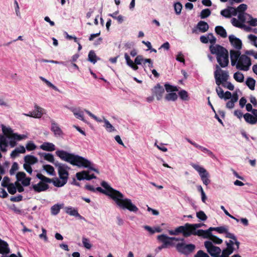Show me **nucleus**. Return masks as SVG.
<instances>
[{
  "instance_id": "obj_1",
  "label": "nucleus",
  "mask_w": 257,
  "mask_h": 257,
  "mask_svg": "<svg viewBox=\"0 0 257 257\" xmlns=\"http://www.w3.org/2000/svg\"><path fill=\"white\" fill-rule=\"evenodd\" d=\"M101 185L106 191L105 194L110 196L119 207L123 209H127L131 212L138 211V207L132 203L130 199L124 198L121 193L113 189L105 181H102Z\"/></svg>"
},
{
  "instance_id": "obj_2",
  "label": "nucleus",
  "mask_w": 257,
  "mask_h": 257,
  "mask_svg": "<svg viewBox=\"0 0 257 257\" xmlns=\"http://www.w3.org/2000/svg\"><path fill=\"white\" fill-rule=\"evenodd\" d=\"M231 64L235 66L236 69L246 71L249 70L251 65L250 59L246 55H241L239 51L230 50Z\"/></svg>"
},
{
  "instance_id": "obj_3",
  "label": "nucleus",
  "mask_w": 257,
  "mask_h": 257,
  "mask_svg": "<svg viewBox=\"0 0 257 257\" xmlns=\"http://www.w3.org/2000/svg\"><path fill=\"white\" fill-rule=\"evenodd\" d=\"M55 153L62 160L67 162L73 166L80 167L82 160L85 161L87 162L85 158L73 153H69L63 150H57Z\"/></svg>"
},
{
  "instance_id": "obj_4",
  "label": "nucleus",
  "mask_w": 257,
  "mask_h": 257,
  "mask_svg": "<svg viewBox=\"0 0 257 257\" xmlns=\"http://www.w3.org/2000/svg\"><path fill=\"white\" fill-rule=\"evenodd\" d=\"M247 5L244 4L240 5L237 8H235V16L238 14L237 20L242 22H247L250 26H256L257 18H253L250 15L245 13Z\"/></svg>"
},
{
  "instance_id": "obj_5",
  "label": "nucleus",
  "mask_w": 257,
  "mask_h": 257,
  "mask_svg": "<svg viewBox=\"0 0 257 257\" xmlns=\"http://www.w3.org/2000/svg\"><path fill=\"white\" fill-rule=\"evenodd\" d=\"M36 177L40 179L38 183L32 184L30 187V190H33L36 193H40L45 191L49 188V185L47 183H51L52 180L49 178L46 177L41 173H38Z\"/></svg>"
},
{
  "instance_id": "obj_6",
  "label": "nucleus",
  "mask_w": 257,
  "mask_h": 257,
  "mask_svg": "<svg viewBox=\"0 0 257 257\" xmlns=\"http://www.w3.org/2000/svg\"><path fill=\"white\" fill-rule=\"evenodd\" d=\"M228 238L231 239L225 241L226 247L222 250L221 257H227L234 251L239 249L240 242L238 241L236 236L233 234V237Z\"/></svg>"
},
{
  "instance_id": "obj_7",
  "label": "nucleus",
  "mask_w": 257,
  "mask_h": 257,
  "mask_svg": "<svg viewBox=\"0 0 257 257\" xmlns=\"http://www.w3.org/2000/svg\"><path fill=\"white\" fill-rule=\"evenodd\" d=\"M193 234L202 236L204 238H208L209 240L213 241L214 244H220L223 242L222 239L214 235L212 232H211V230H209V228L207 230L199 229L196 231L195 230Z\"/></svg>"
},
{
  "instance_id": "obj_8",
  "label": "nucleus",
  "mask_w": 257,
  "mask_h": 257,
  "mask_svg": "<svg viewBox=\"0 0 257 257\" xmlns=\"http://www.w3.org/2000/svg\"><path fill=\"white\" fill-rule=\"evenodd\" d=\"M214 78L217 85L220 86L222 83L226 82L228 79V72L221 69L219 66L216 65V70L214 71Z\"/></svg>"
},
{
  "instance_id": "obj_9",
  "label": "nucleus",
  "mask_w": 257,
  "mask_h": 257,
  "mask_svg": "<svg viewBox=\"0 0 257 257\" xmlns=\"http://www.w3.org/2000/svg\"><path fill=\"white\" fill-rule=\"evenodd\" d=\"M213 241L211 240H207L204 242V246L207 251L212 257H221L222 250L219 247L213 244Z\"/></svg>"
},
{
  "instance_id": "obj_10",
  "label": "nucleus",
  "mask_w": 257,
  "mask_h": 257,
  "mask_svg": "<svg viewBox=\"0 0 257 257\" xmlns=\"http://www.w3.org/2000/svg\"><path fill=\"white\" fill-rule=\"evenodd\" d=\"M191 166L197 171L203 183L205 185H208L210 181L209 179V174L207 171L202 167L194 163L191 164Z\"/></svg>"
},
{
  "instance_id": "obj_11",
  "label": "nucleus",
  "mask_w": 257,
  "mask_h": 257,
  "mask_svg": "<svg viewBox=\"0 0 257 257\" xmlns=\"http://www.w3.org/2000/svg\"><path fill=\"white\" fill-rule=\"evenodd\" d=\"M158 240L164 243V246L167 248L175 246L177 243V238L168 237L165 234H161L157 236Z\"/></svg>"
},
{
  "instance_id": "obj_12",
  "label": "nucleus",
  "mask_w": 257,
  "mask_h": 257,
  "mask_svg": "<svg viewBox=\"0 0 257 257\" xmlns=\"http://www.w3.org/2000/svg\"><path fill=\"white\" fill-rule=\"evenodd\" d=\"M55 166L58 168V172L59 176L60 179L68 180V171L70 168L67 165L59 163L58 161H56L55 163Z\"/></svg>"
},
{
  "instance_id": "obj_13",
  "label": "nucleus",
  "mask_w": 257,
  "mask_h": 257,
  "mask_svg": "<svg viewBox=\"0 0 257 257\" xmlns=\"http://www.w3.org/2000/svg\"><path fill=\"white\" fill-rule=\"evenodd\" d=\"M195 248V246L193 244H186L178 242V250L185 254L190 253L194 250Z\"/></svg>"
},
{
  "instance_id": "obj_14",
  "label": "nucleus",
  "mask_w": 257,
  "mask_h": 257,
  "mask_svg": "<svg viewBox=\"0 0 257 257\" xmlns=\"http://www.w3.org/2000/svg\"><path fill=\"white\" fill-rule=\"evenodd\" d=\"M216 59L217 62L221 67H226L229 63L228 52L227 50L216 57Z\"/></svg>"
},
{
  "instance_id": "obj_15",
  "label": "nucleus",
  "mask_w": 257,
  "mask_h": 257,
  "mask_svg": "<svg viewBox=\"0 0 257 257\" xmlns=\"http://www.w3.org/2000/svg\"><path fill=\"white\" fill-rule=\"evenodd\" d=\"M229 41L231 46L235 48V51H239L242 48V42L239 38L233 35H230L228 37Z\"/></svg>"
},
{
  "instance_id": "obj_16",
  "label": "nucleus",
  "mask_w": 257,
  "mask_h": 257,
  "mask_svg": "<svg viewBox=\"0 0 257 257\" xmlns=\"http://www.w3.org/2000/svg\"><path fill=\"white\" fill-rule=\"evenodd\" d=\"M252 113V115L246 113L243 115V117L246 122L250 124H254L257 122V109H253Z\"/></svg>"
},
{
  "instance_id": "obj_17",
  "label": "nucleus",
  "mask_w": 257,
  "mask_h": 257,
  "mask_svg": "<svg viewBox=\"0 0 257 257\" xmlns=\"http://www.w3.org/2000/svg\"><path fill=\"white\" fill-rule=\"evenodd\" d=\"M209 230H211V232L212 231H216V232L220 234L224 233L225 234V237L226 238L233 237L234 234L229 232L228 231V227L226 226H222L216 227H209Z\"/></svg>"
},
{
  "instance_id": "obj_18",
  "label": "nucleus",
  "mask_w": 257,
  "mask_h": 257,
  "mask_svg": "<svg viewBox=\"0 0 257 257\" xmlns=\"http://www.w3.org/2000/svg\"><path fill=\"white\" fill-rule=\"evenodd\" d=\"M192 225L191 224L186 223L184 226H180L178 227V233H182L184 236H188L191 234L194 233Z\"/></svg>"
},
{
  "instance_id": "obj_19",
  "label": "nucleus",
  "mask_w": 257,
  "mask_h": 257,
  "mask_svg": "<svg viewBox=\"0 0 257 257\" xmlns=\"http://www.w3.org/2000/svg\"><path fill=\"white\" fill-rule=\"evenodd\" d=\"M247 23V22H242L241 21L237 20L236 18H232L231 19V24L234 27L243 29L246 32H250L252 31V28L250 27L246 26L244 23Z\"/></svg>"
},
{
  "instance_id": "obj_20",
  "label": "nucleus",
  "mask_w": 257,
  "mask_h": 257,
  "mask_svg": "<svg viewBox=\"0 0 257 257\" xmlns=\"http://www.w3.org/2000/svg\"><path fill=\"white\" fill-rule=\"evenodd\" d=\"M152 92L156 96L157 100H160L164 96L165 89L162 86L158 83L152 89Z\"/></svg>"
},
{
  "instance_id": "obj_21",
  "label": "nucleus",
  "mask_w": 257,
  "mask_h": 257,
  "mask_svg": "<svg viewBox=\"0 0 257 257\" xmlns=\"http://www.w3.org/2000/svg\"><path fill=\"white\" fill-rule=\"evenodd\" d=\"M77 179L79 180H90L92 179H95L96 176L94 174L89 175L88 172L86 171H82L76 174Z\"/></svg>"
},
{
  "instance_id": "obj_22",
  "label": "nucleus",
  "mask_w": 257,
  "mask_h": 257,
  "mask_svg": "<svg viewBox=\"0 0 257 257\" xmlns=\"http://www.w3.org/2000/svg\"><path fill=\"white\" fill-rule=\"evenodd\" d=\"M11 139V136L1 135L0 136V150L3 152L7 151V147L9 146L8 139Z\"/></svg>"
},
{
  "instance_id": "obj_23",
  "label": "nucleus",
  "mask_w": 257,
  "mask_h": 257,
  "mask_svg": "<svg viewBox=\"0 0 257 257\" xmlns=\"http://www.w3.org/2000/svg\"><path fill=\"white\" fill-rule=\"evenodd\" d=\"M200 41L204 44L210 43L211 44H214L216 43V39L213 34L209 33L206 35L201 36L200 38Z\"/></svg>"
},
{
  "instance_id": "obj_24",
  "label": "nucleus",
  "mask_w": 257,
  "mask_h": 257,
  "mask_svg": "<svg viewBox=\"0 0 257 257\" xmlns=\"http://www.w3.org/2000/svg\"><path fill=\"white\" fill-rule=\"evenodd\" d=\"M210 50L212 54H215L217 57L223 52H225L227 50L220 45L213 44L210 46Z\"/></svg>"
},
{
  "instance_id": "obj_25",
  "label": "nucleus",
  "mask_w": 257,
  "mask_h": 257,
  "mask_svg": "<svg viewBox=\"0 0 257 257\" xmlns=\"http://www.w3.org/2000/svg\"><path fill=\"white\" fill-rule=\"evenodd\" d=\"M69 109L71 112H73L76 118L81 120L84 122H87L86 120L84 118L83 112L81 110L80 108L71 107H69Z\"/></svg>"
},
{
  "instance_id": "obj_26",
  "label": "nucleus",
  "mask_w": 257,
  "mask_h": 257,
  "mask_svg": "<svg viewBox=\"0 0 257 257\" xmlns=\"http://www.w3.org/2000/svg\"><path fill=\"white\" fill-rule=\"evenodd\" d=\"M50 122L51 124V130L53 132L54 135L57 137H61L63 135V132L59 125L53 119H51Z\"/></svg>"
},
{
  "instance_id": "obj_27",
  "label": "nucleus",
  "mask_w": 257,
  "mask_h": 257,
  "mask_svg": "<svg viewBox=\"0 0 257 257\" xmlns=\"http://www.w3.org/2000/svg\"><path fill=\"white\" fill-rule=\"evenodd\" d=\"M65 212L70 216H73L76 217H78L80 219H84V218L80 215L78 212L77 209H75L71 206H68L65 207Z\"/></svg>"
},
{
  "instance_id": "obj_28",
  "label": "nucleus",
  "mask_w": 257,
  "mask_h": 257,
  "mask_svg": "<svg viewBox=\"0 0 257 257\" xmlns=\"http://www.w3.org/2000/svg\"><path fill=\"white\" fill-rule=\"evenodd\" d=\"M221 15L225 18H230L231 16H235V8L233 7H228L227 9L221 11Z\"/></svg>"
},
{
  "instance_id": "obj_29",
  "label": "nucleus",
  "mask_w": 257,
  "mask_h": 257,
  "mask_svg": "<svg viewBox=\"0 0 257 257\" xmlns=\"http://www.w3.org/2000/svg\"><path fill=\"white\" fill-rule=\"evenodd\" d=\"M35 110L32 111L33 117L39 118H41L44 113L45 109L39 106L37 104L35 105Z\"/></svg>"
},
{
  "instance_id": "obj_30",
  "label": "nucleus",
  "mask_w": 257,
  "mask_h": 257,
  "mask_svg": "<svg viewBox=\"0 0 257 257\" xmlns=\"http://www.w3.org/2000/svg\"><path fill=\"white\" fill-rule=\"evenodd\" d=\"M85 160L87 162L85 161L82 160L81 164L80 165V167L88 168L90 170L93 171L97 173H99L98 170L92 167L93 164L89 160L86 158H85Z\"/></svg>"
},
{
  "instance_id": "obj_31",
  "label": "nucleus",
  "mask_w": 257,
  "mask_h": 257,
  "mask_svg": "<svg viewBox=\"0 0 257 257\" xmlns=\"http://www.w3.org/2000/svg\"><path fill=\"white\" fill-rule=\"evenodd\" d=\"M40 148L48 152H52L56 149L55 146L53 143L49 142H44L40 146Z\"/></svg>"
},
{
  "instance_id": "obj_32",
  "label": "nucleus",
  "mask_w": 257,
  "mask_h": 257,
  "mask_svg": "<svg viewBox=\"0 0 257 257\" xmlns=\"http://www.w3.org/2000/svg\"><path fill=\"white\" fill-rule=\"evenodd\" d=\"M10 252V248L8 243L0 238V253L7 254Z\"/></svg>"
},
{
  "instance_id": "obj_33",
  "label": "nucleus",
  "mask_w": 257,
  "mask_h": 257,
  "mask_svg": "<svg viewBox=\"0 0 257 257\" xmlns=\"http://www.w3.org/2000/svg\"><path fill=\"white\" fill-rule=\"evenodd\" d=\"M24 164H29V165H34L38 161V159L34 156L28 155L24 157Z\"/></svg>"
},
{
  "instance_id": "obj_34",
  "label": "nucleus",
  "mask_w": 257,
  "mask_h": 257,
  "mask_svg": "<svg viewBox=\"0 0 257 257\" xmlns=\"http://www.w3.org/2000/svg\"><path fill=\"white\" fill-rule=\"evenodd\" d=\"M39 155L41 157H43L45 160L53 163L55 165V163L56 161H55L54 156L52 154L39 153Z\"/></svg>"
},
{
  "instance_id": "obj_35",
  "label": "nucleus",
  "mask_w": 257,
  "mask_h": 257,
  "mask_svg": "<svg viewBox=\"0 0 257 257\" xmlns=\"http://www.w3.org/2000/svg\"><path fill=\"white\" fill-rule=\"evenodd\" d=\"M197 29L201 33H205L209 29V25L204 21H200L197 25Z\"/></svg>"
},
{
  "instance_id": "obj_36",
  "label": "nucleus",
  "mask_w": 257,
  "mask_h": 257,
  "mask_svg": "<svg viewBox=\"0 0 257 257\" xmlns=\"http://www.w3.org/2000/svg\"><path fill=\"white\" fill-rule=\"evenodd\" d=\"M238 98V95L237 93H233L231 100L228 101L226 103V107L229 109L233 108L234 103L237 101Z\"/></svg>"
},
{
  "instance_id": "obj_37",
  "label": "nucleus",
  "mask_w": 257,
  "mask_h": 257,
  "mask_svg": "<svg viewBox=\"0 0 257 257\" xmlns=\"http://www.w3.org/2000/svg\"><path fill=\"white\" fill-rule=\"evenodd\" d=\"M216 33L222 38H225L227 37V33L225 29L222 26H216L215 28Z\"/></svg>"
},
{
  "instance_id": "obj_38",
  "label": "nucleus",
  "mask_w": 257,
  "mask_h": 257,
  "mask_svg": "<svg viewBox=\"0 0 257 257\" xmlns=\"http://www.w3.org/2000/svg\"><path fill=\"white\" fill-rule=\"evenodd\" d=\"M63 204H56L54 205L51 207V213L53 215H57L59 212L60 209L63 207Z\"/></svg>"
},
{
  "instance_id": "obj_39",
  "label": "nucleus",
  "mask_w": 257,
  "mask_h": 257,
  "mask_svg": "<svg viewBox=\"0 0 257 257\" xmlns=\"http://www.w3.org/2000/svg\"><path fill=\"white\" fill-rule=\"evenodd\" d=\"M103 122L104 123L103 126L105 128L106 130L108 132L110 133L116 131L114 127L109 122V121L107 119H106L104 117H103Z\"/></svg>"
},
{
  "instance_id": "obj_40",
  "label": "nucleus",
  "mask_w": 257,
  "mask_h": 257,
  "mask_svg": "<svg viewBox=\"0 0 257 257\" xmlns=\"http://www.w3.org/2000/svg\"><path fill=\"white\" fill-rule=\"evenodd\" d=\"M1 127L4 136H12L13 134L14 133L13 130L9 126H6L4 124H2Z\"/></svg>"
},
{
  "instance_id": "obj_41",
  "label": "nucleus",
  "mask_w": 257,
  "mask_h": 257,
  "mask_svg": "<svg viewBox=\"0 0 257 257\" xmlns=\"http://www.w3.org/2000/svg\"><path fill=\"white\" fill-rule=\"evenodd\" d=\"M99 58H97L95 52L93 50H91L89 51L88 55V60L93 64H95L97 60H99Z\"/></svg>"
},
{
  "instance_id": "obj_42",
  "label": "nucleus",
  "mask_w": 257,
  "mask_h": 257,
  "mask_svg": "<svg viewBox=\"0 0 257 257\" xmlns=\"http://www.w3.org/2000/svg\"><path fill=\"white\" fill-rule=\"evenodd\" d=\"M43 168L48 174L53 176L56 175L54 167L50 165H44Z\"/></svg>"
},
{
  "instance_id": "obj_43",
  "label": "nucleus",
  "mask_w": 257,
  "mask_h": 257,
  "mask_svg": "<svg viewBox=\"0 0 257 257\" xmlns=\"http://www.w3.org/2000/svg\"><path fill=\"white\" fill-rule=\"evenodd\" d=\"M233 78L238 82L241 83L244 81V77L243 74L239 71L234 73Z\"/></svg>"
},
{
  "instance_id": "obj_44",
  "label": "nucleus",
  "mask_w": 257,
  "mask_h": 257,
  "mask_svg": "<svg viewBox=\"0 0 257 257\" xmlns=\"http://www.w3.org/2000/svg\"><path fill=\"white\" fill-rule=\"evenodd\" d=\"M164 87L167 92V94L177 91V86L170 85L168 83L165 84Z\"/></svg>"
},
{
  "instance_id": "obj_45",
  "label": "nucleus",
  "mask_w": 257,
  "mask_h": 257,
  "mask_svg": "<svg viewBox=\"0 0 257 257\" xmlns=\"http://www.w3.org/2000/svg\"><path fill=\"white\" fill-rule=\"evenodd\" d=\"M245 83L250 89L251 90H253L254 89L255 81L254 79L251 77L247 78L246 79Z\"/></svg>"
},
{
  "instance_id": "obj_46",
  "label": "nucleus",
  "mask_w": 257,
  "mask_h": 257,
  "mask_svg": "<svg viewBox=\"0 0 257 257\" xmlns=\"http://www.w3.org/2000/svg\"><path fill=\"white\" fill-rule=\"evenodd\" d=\"M11 139H14L16 141H21L23 140L26 139L28 137L26 135H20L17 133H14L13 134V136H11Z\"/></svg>"
},
{
  "instance_id": "obj_47",
  "label": "nucleus",
  "mask_w": 257,
  "mask_h": 257,
  "mask_svg": "<svg viewBox=\"0 0 257 257\" xmlns=\"http://www.w3.org/2000/svg\"><path fill=\"white\" fill-rule=\"evenodd\" d=\"M178 95L180 98L184 101H187L189 99L188 92L184 90L180 91L178 92Z\"/></svg>"
},
{
  "instance_id": "obj_48",
  "label": "nucleus",
  "mask_w": 257,
  "mask_h": 257,
  "mask_svg": "<svg viewBox=\"0 0 257 257\" xmlns=\"http://www.w3.org/2000/svg\"><path fill=\"white\" fill-rule=\"evenodd\" d=\"M82 242L83 246L86 249H90L92 246L89 239L84 236L82 238Z\"/></svg>"
},
{
  "instance_id": "obj_49",
  "label": "nucleus",
  "mask_w": 257,
  "mask_h": 257,
  "mask_svg": "<svg viewBox=\"0 0 257 257\" xmlns=\"http://www.w3.org/2000/svg\"><path fill=\"white\" fill-rule=\"evenodd\" d=\"M57 179L56 181H53V184L55 187H61L65 185L67 182V180L65 179Z\"/></svg>"
},
{
  "instance_id": "obj_50",
  "label": "nucleus",
  "mask_w": 257,
  "mask_h": 257,
  "mask_svg": "<svg viewBox=\"0 0 257 257\" xmlns=\"http://www.w3.org/2000/svg\"><path fill=\"white\" fill-rule=\"evenodd\" d=\"M165 99L167 101H175L177 99V94L176 92L166 94L165 96Z\"/></svg>"
},
{
  "instance_id": "obj_51",
  "label": "nucleus",
  "mask_w": 257,
  "mask_h": 257,
  "mask_svg": "<svg viewBox=\"0 0 257 257\" xmlns=\"http://www.w3.org/2000/svg\"><path fill=\"white\" fill-rule=\"evenodd\" d=\"M146 59H144L143 56L138 55L136 57L135 59V63L136 65H141L143 64V66L145 67L146 62H145V60Z\"/></svg>"
},
{
  "instance_id": "obj_52",
  "label": "nucleus",
  "mask_w": 257,
  "mask_h": 257,
  "mask_svg": "<svg viewBox=\"0 0 257 257\" xmlns=\"http://www.w3.org/2000/svg\"><path fill=\"white\" fill-rule=\"evenodd\" d=\"M8 191L11 194H15L17 192V188L13 183H10L6 187Z\"/></svg>"
},
{
  "instance_id": "obj_53",
  "label": "nucleus",
  "mask_w": 257,
  "mask_h": 257,
  "mask_svg": "<svg viewBox=\"0 0 257 257\" xmlns=\"http://www.w3.org/2000/svg\"><path fill=\"white\" fill-rule=\"evenodd\" d=\"M211 14V11L208 9H205L203 10L200 13V18L201 19H205L209 17Z\"/></svg>"
},
{
  "instance_id": "obj_54",
  "label": "nucleus",
  "mask_w": 257,
  "mask_h": 257,
  "mask_svg": "<svg viewBox=\"0 0 257 257\" xmlns=\"http://www.w3.org/2000/svg\"><path fill=\"white\" fill-rule=\"evenodd\" d=\"M36 145L32 141H29L26 145V149L29 151L35 150L36 149Z\"/></svg>"
},
{
  "instance_id": "obj_55",
  "label": "nucleus",
  "mask_w": 257,
  "mask_h": 257,
  "mask_svg": "<svg viewBox=\"0 0 257 257\" xmlns=\"http://www.w3.org/2000/svg\"><path fill=\"white\" fill-rule=\"evenodd\" d=\"M247 38L250 41L251 43L254 46L257 47V37L252 34L248 35Z\"/></svg>"
},
{
  "instance_id": "obj_56",
  "label": "nucleus",
  "mask_w": 257,
  "mask_h": 257,
  "mask_svg": "<svg viewBox=\"0 0 257 257\" xmlns=\"http://www.w3.org/2000/svg\"><path fill=\"white\" fill-rule=\"evenodd\" d=\"M26 177V174L24 172H19L16 174V179L18 181L22 182L25 180Z\"/></svg>"
},
{
  "instance_id": "obj_57",
  "label": "nucleus",
  "mask_w": 257,
  "mask_h": 257,
  "mask_svg": "<svg viewBox=\"0 0 257 257\" xmlns=\"http://www.w3.org/2000/svg\"><path fill=\"white\" fill-rule=\"evenodd\" d=\"M196 216L198 218L202 221H205L207 218L206 215L202 211H200L197 212Z\"/></svg>"
},
{
  "instance_id": "obj_58",
  "label": "nucleus",
  "mask_w": 257,
  "mask_h": 257,
  "mask_svg": "<svg viewBox=\"0 0 257 257\" xmlns=\"http://www.w3.org/2000/svg\"><path fill=\"white\" fill-rule=\"evenodd\" d=\"M19 169L18 164L17 162H14L10 170V174L11 175L15 174V172Z\"/></svg>"
},
{
  "instance_id": "obj_59",
  "label": "nucleus",
  "mask_w": 257,
  "mask_h": 257,
  "mask_svg": "<svg viewBox=\"0 0 257 257\" xmlns=\"http://www.w3.org/2000/svg\"><path fill=\"white\" fill-rule=\"evenodd\" d=\"M216 93L218 96V97L221 98L223 99L224 95V92L222 89L220 87V86H218L216 88Z\"/></svg>"
},
{
  "instance_id": "obj_60",
  "label": "nucleus",
  "mask_w": 257,
  "mask_h": 257,
  "mask_svg": "<svg viewBox=\"0 0 257 257\" xmlns=\"http://www.w3.org/2000/svg\"><path fill=\"white\" fill-rule=\"evenodd\" d=\"M221 85L225 88L228 89L230 90H233L234 88V85L230 82H225L222 83Z\"/></svg>"
},
{
  "instance_id": "obj_61",
  "label": "nucleus",
  "mask_w": 257,
  "mask_h": 257,
  "mask_svg": "<svg viewBox=\"0 0 257 257\" xmlns=\"http://www.w3.org/2000/svg\"><path fill=\"white\" fill-rule=\"evenodd\" d=\"M10 179L8 177H4L2 182V186L4 187H6L9 184H10Z\"/></svg>"
},
{
  "instance_id": "obj_62",
  "label": "nucleus",
  "mask_w": 257,
  "mask_h": 257,
  "mask_svg": "<svg viewBox=\"0 0 257 257\" xmlns=\"http://www.w3.org/2000/svg\"><path fill=\"white\" fill-rule=\"evenodd\" d=\"M194 257H209V255L202 250L197 251Z\"/></svg>"
},
{
  "instance_id": "obj_63",
  "label": "nucleus",
  "mask_w": 257,
  "mask_h": 257,
  "mask_svg": "<svg viewBox=\"0 0 257 257\" xmlns=\"http://www.w3.org/2000/svg\"><path fill=\"white\" fill-rule=\"evenodd\" d=\"M31 178L30 177H27L25 178L24 180H23L21 182L23 186H28L30 185Z\"/></svg>"
},
{
  "instance_id": "obj_64",
  "label": "nucleus",
  "mask_w": 257,
  "mask_h": 257,
  "mask_svg": "<svg viewBox=\"0 0 257 257\" xmlns=\"http://www.w3.org/2000/svg\"><path fill=\"white\" fill-rule=\"evenodd\" d=\"M42 233L39 235V237L40 238H43L45 241H47L48 240V237L47 236V231L46 230L42 228Z\"/></svg>"
}]
</instances>
